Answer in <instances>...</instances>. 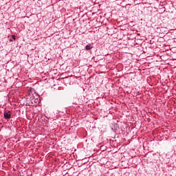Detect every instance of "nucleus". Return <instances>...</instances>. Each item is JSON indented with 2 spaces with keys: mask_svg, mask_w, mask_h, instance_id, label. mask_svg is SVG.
<instances>
[{
  "mask_svg": "<svg viewBox=\"0 0 176 176\" xmlns=\"http://www.w3.org/2000/svg\"><path fill=\"white\" fill-rule=\"evenodd\" d=\"M11 116H12V113H10V111H5L4 112L5 119H10Z\"/></svg>",
  "mask_w": 176,
  "mask_h": 176,
  "instance_id": "nucleus-1",
  "label": "nucleus"
},
{
  "mask_svg": "<svg viewBox=\"0 0 176 176\" xmlns=\"http://www.w3.org/2000/svg\"><path fill=\"white\" fill-rule=\"evenodd\" d=\"M12 39H13L14 41H16V36H15V35H12Z\"/></svg>",
  "mask_w": 176,
  "mask_h": 176,
  "instance_id": "nucleus-3",
  "label": "nucleus"
},
{
  "mask_svg": "<svg viewBox=\"0 0 176 176\" xmlns=\"http://www.w3.org/2000/svg\"><path fill=\"white\" fill-rule=\"evenodd\" d=\"M10 42H12V41H12V39H10Z\"/></svg>",
  "mask_w": 176,
  "mask_h": 176,
  "instance_id": "nucleus-4",
  "label": "nucleus"
},
{
  "mask_svg": "<svg viewBox=\"0 0 176 176\" xmlns=\"http://www.w3.org/2000/svg\"><path fill=\"white\" fill-rule=\"evenodd\" d=\"M93 49V47L91 46V44L87 45L85 46V50H91Z\"/></svg>",
  "mask_w": 176,
  "mask_h": 176,
  "instance_id": "nucleus-2",
  "label": "nucleus"
}]
</instances>
